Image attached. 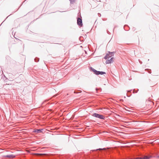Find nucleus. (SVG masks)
I'll return each instance as SVG.
<instances>
[{
    "label": "nucleus",
    "instance_id": "1",
    "mask_svg": "<svg viewBox=\"0 0 159 159\" xmlns=\"http://www.w3.org/2000/svg\"><path fill=\"white\" fill-rule=\"evenodd\" d=\"M91 70L92 71L94 72V73L96 75H98L99 74L103 75L106 74V73L105 72L98 71L92 67H91Z\"/></svg>",
    "mask_w": 159,
    "mask_h": 159
},
{
    "label": "nucleus",
    "instance_id": "2",
    "mask_svg": "<svg viewBox=\"0 0 159 159\" xmlns=\"http://www.w3.org/2000/svg\"><path fill=\"white\" fill-rule=\"evenodd\" d=\"M93 116L97 118H98L101 119H104V117L101 115H100L97 113H94L93 114Z\"/></svg>",
    "mask_w": 159,
    "mask_h": 159
},
{
    "label": "nucleus",
    "instance_id": "3",
    "mask_svg": "<svg viewBox=\"0 0 159 159\" xmlns=\"http://www.w3.org/2000/svg\"><path fill=\"white\" fill-rule=\"evenodd\" d=\"M114 53L113 52H109V54H107L106 55V56L104 57V58L106 59H108L110 57L113 56V55Z\"/></svg>",
    "mask_w": 159,
    "mask_h": 159
},
{
    "label": "nucleus",
    "instance_id": "4",
    "mask_svg": "<svg viewBox=\"0 0 159 159\" xmlns=\"http://www.w3.org/2000/svg\"><path fill=\"white\" fill-rule=\"evenodd\" d=\"M114 58L113 57H112L110 60L108 59L106 61V64H110L112 63L114 61Z\"/></svg>",
    "mask_w": 159,
    "mask_h": 159
},
{
    "label": "nucleus",
    "instance_id": "5",
    "mask_svg": "<svg viewBox=\"0 0 159 159\" xmlns=\"http://www.w3.org/2000/svg\"><path fill=\"white\" fill-rule=\"evenodd\" d=\"M77 24L79 25L82 26V20L80 18H78L77 20Z\"/></svg>",
    "mask_w": 159,
    "mask_h": 159
},
{
    "label": "nucleus",
    "instance_id": "6",
    "mask_svg": "<svg viewBox=\"0 0 159 159\" xmlns=\"http://www.w3.org/2000/svg\"><path fill=\"white\" fill-rule=\"evenodd\" d=\"M43 130V129H36L34 131V132H36L37 133H39L41 132H42Z\"/></svg>",
    "mask_w": 159,
    "mask_h": 159
},
{
    "label": "nucleus",
    "instance_id": "7",
    "mask_svg": "<svg viewBox=\"0 0 159 159\" xmlns=\"http://www.w3.org/2000/svg\"><path fill=\"white\" fill-rule=\"evenodd\" d=\"M6 157L9 158H13L15 157V156L13 155H7Z\"/></svg>",
    "mask_w": 159,
    "mask_h": 159
},
{
    "label": "nucleus",
    "instance_id": "8",
    "mask_svg": "<svg viewBox=\"0 0 159 159\" xmlns=\"http://www.w3.org/2000/svg\"><path fill=\"white\" fill-rule=\"evenodd\" d=\"M71 3H74L76 0H69Z\"/></svg>",
    "mask_w": 159,
    "mask_h": 159
},
{
    "label": "nucleus",
    "instance_id": "9",
    "mask_svg": "<svg viewBox=\"0 0 159 159\" xmlns=\"http://www.w3.org/2000/svg\"><path fill=\"white\" fill-rule=\"evenodd\" d=\"M35 155H45V154H35Z\"/></svg>",
    "mask_w": 159,
    "mask_h": 159
},
{
    "label": "nucleus",
    "instance_id": "10",
    "mask_svg": "<svg viewBox=\"0 0 159 159\" xmlns=\"http://www.w3.org/2000/svg\"><path fill=\"white\" fill-rule=\"evenodd\" d=\"M106 148H99V149H97L96 150H105V149Z\"/></svg>",
    "mask_w": 159,
    "mask_h": 159
},
{
    "label": "nucleus",
    "instance_id": "11",
    "mask_svg": "<svg viewBox=\"0 0 159 159\" xmlns=\"http://www.w3.org/2000/svg\"><path fill=\"white\" fill-rule=\"evenodd\" d=\"M148 158V157H147V156H145V157H144L143 158V159H147Z\"/></svg>",
    "mask_w": 159,
    "mask_h": 159
},
{
    "label": "nucleus",
    "instance_id": "12",
    "mask_svg": "<svg viewBox=\"0 0 159 159\" xmlns=\"http://www.w3.org/2000/svg\"><path fill=\"white\" fill-rule=\"evenodd\" d=\"M134 159H143V158L140 157H137L134 158Z\"/></svg>",
    "mask_w": 159,
    "mask_h": 159
},
{
    "label": "nucleus",
    "instance_id": "13",
    "mask_svg": "<svg viewBox=\"0 0 159 159\" xmlns=\"http://www.w3.org/2000/svg\"><path fill=\"white\" fill-rule=\"evenodd\" d=\"M158 157H159V156Z\"/></svg>",
    "mask_w": 159,
    "mask_h": 159
}]
</instances>
